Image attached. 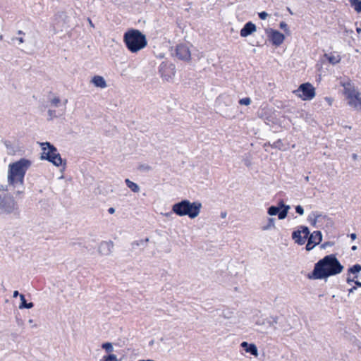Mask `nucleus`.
Instances as JSON below:
<instances>
[{"mask_svg": "<svg viewBox=\"0 0 361 361\" xmlns=\"http://www.w3.org/2000/svg\"><path fill=\"white\" fill-rule=\"evenodd\" d=\"M343 267L334 255L324 257L315 264L310 279H322L329 276L336 275L342 271Z\"/></svg>", "mask_w": 361, "mask_h": 361, "instance_id": "f257e3e1", "label": "nucleus"}, {"mask_svg": "<svg viewBox=\"0 0 361 361\" xmlns=\"http://www.w3.org/2000/svg\"><path fill=\"white\" fill-rule=\"evenodd\" d=\"M32 161L26 158L8 164L7 180L10 186L16 188L18 185H24L25 176L27 171L31 166Z\"/></svg>", "mask_w": 361, "mask_h": 361, "instance_id": "f03ea898", "label": "nucleus"}, {"mask_svg": "<svg viewBox=\"0 0 361 361\" xmlns=\"http://www.w3.org/2000/svg\"><path fill=\"white\" fill-rule=\"evenodd\" d=\"M123 40L126 47L131 53H137L147 45L146 35L135 28L127 30L123 34Z\"/></svg>", "mask_w": 361, "mask_h": 361, "instance_id": "7ed1b4c3", "label": "nucleus"}, {"mask_svg": "<svg viewBox=\"0 0 361 361\" xmlns=\"http://www.w3.org/2000/svg\"><path fill=\"white\" fill-rule=\"evenodd\" d=\"M202 207V203L199 201L190 202L187 199H183L172 205V211L177 216H188L190 219H193L198 216Z\"/></svg>", "mask_w": 361, "mask_h": 361, "instance_id": "20e7f679", "label": "nucleus"}, {"mask_svg": "<svg viewBox=\"0 0 361 361\" xmlns=\"http://www.w3.org/2000/svg\"><path fill=\"white\" fill-rule=\"evenodd\" d=\"M18 210V203L11 193L0 194V215L11 214Z\"/></svg>", "mask_w": 361, "mask_h": 361, "instance_id": "39448f33", "label": "nucleus"}, {"mask_svg": "<svg viewBox=\"0 0 361 361\" xmlns=\"http://www.w3.org/2000/svg\"><path fill=\"white\" fill-rule=\"evenodd\" d=\"M159 73L163 80L169 81L176 74L175 65L169 61H164L159 65Z\"/></svg>", "mask_w": 361, "mask_h": 361, "instance_id": "423d86ee", "label": "nucleus"}, {"mask_svg": "<svg viewBox=\"0 0 361 361\" xmlns=\"http://www.w3.org/2000/svg\"><path fill=\"white\" fill-rule=\"evenodd\" d=\"M295 94L303 100H310L315 96V90L310 83H303L294 91Z\"/></svg>", "mask_w": 361, "mask_h": 361, "instance_id": "0eeeda50", "label": "nucleus"}, {"mask_svg": "<svg viewBox=\"0 0 361 361\" xmlns=\"http://www.w3.org/2000/svg\"><path fill=\"white\" fill-rule=\"evenodd\" d=\"M174 54L180 61L189 62L191 60V52L188 44L180 43L177 44L174 49Z\"/></svg>", "mask_w": 361, "mask_h": 361, "instance_id": "6e6552de", "label": "nucleus"}, {"mask_svg": "<svg viewBox=\"0 0 361 361\" xmlns=\"http://www.w3.org/2000/svg\"><path fill=\"white\" fill-rule=\"evenodd\" d=\"M290 209L289 205H286L283 201L281 200L279 202L278 206H271L268 208L267 213L270 216H274L278 214L279 219H284L288 214V210Z\"/></svg>", "mask_w": 361, "mask_h": 361, "instance_id": "1a4fd4ad", "label": "nucleus"}, {"mask_svg": "<svg viewBox=\"0 0 361 361\" xmlns=\"http://www.w3.org/2000/svg\"><path fill=\"white\" fill-rule=\"evenodd\" d=\"M42 152L40 155L41 160H46L50 162L53 160V157L58 151L57 148L49 142H45L41 143Z\"/></svg>", "mask_w": 361, "mask_h": 361, "instance_id": "9d476101", "label": "nucleus"}, {"mask_svg": "<svg viewBox=\"0 0 361 361\" xmlns=\"http://www.w3.org/2000/svg\"><path fill=\"white\" fill-rule=\"evenodd\" d=\"M278 322L277 317H270L269 318H264L262 321L259 328H257L258 331L262 333H267L268 330L271 328L276 329L275 324Z\"/></svg>", "mask_w": 361, "mask_h": 361, "instance_id": "9b49d317", "label": "nucleus"}, {"mask_svg": "<svg viewBox=\"0 0 361 361\" xmlns=\"http://www.w3.org/2000/svg\"><path fill=\"white\" fill-rule=\"evenodd\" d=\"M322 233L319 231H314L308 238L306 250L308 251L312 250L316 245L319 244L322 241Z\"/></svg>", "mask_w": 361, "mask_h": 361, "instance_id": "f8f14e48", "label": "nucleus"}, {"mask_svg": "<svg viewBox=\"0 0 361 361\" xmlns=\"http://www.w3.org/2000/svg\"><path fill=\"white\" fill-rule=\"evenodd\" d=\"M114 247V243L111 240L102 241L98 247V252L101 255H109Z\"/></svg>", "mask_w": 361, "mask_h": 361, "instance_id": "ddd939ff", "label": "nucleus"}, {"mask_svg": "<svg viewBox=\"0 0 361 361\" xmlns=\"http://www.w3.org/2000/svg\"><path fill=\"white\" fill-rule=\"evenodd\" d=\"M269 37L272 42V44L275 46L281 45L285 39L283 34L281 33L278 30L272 29L270 30Z\"/></svg>", "mask_w": 361, "mask_h": 361, "instance_id": "4468645a", "label": "nucleus"}, {"mask_svg": "<svg viewBox=\"0 0 361 361\" xmlns=\"http://www.w3.org/2000/svg\"><path fill=\"white\" fill-rule=\"evenodd\" d=\"M359 93L355 91H351L348 94L349 99L348 104L357 109H361V98Z\"/></svg>", "mask_w": 361, "mask_h": 361, "instance_id": "2eb2a0df", "label": "nucleus"}, {"mask_svg": "<svg viewBox=\"0 0 361 361\" xmlns=\"http://www.w3.org/2000/svg\"><path fill=\"white\" fill-rule=\"evenodd\" d=\"M350 271L353 275L355 285L361 287V266L355 264L350 268Z\"/></svg>", "mask_w": 361, "mask_h": 361, "instance_id": "dca6fc26", "label": "nucleus"}, {"mask_svg": "<svg viewBox=\"0 0 361 361\" xmlns=\"http://www.w3.org/2000/svg\"><path fill=\"white\" fill-rule=\"evenodd\" d=\"M91 82L96 87L105 88L107 87L104 78L101 75H94L91 79Z\"/></svg>", "mask_w": 361, "mask_h": 361, "instance_id": "f3484780", "label": "nucleus"}, {"mask_svg": "<svg viewBox=\"0 0 361 361\" xmlns=\"http://www.w3.org/2000/svg\"><path fill=\"white\" fill-rule=\"evenodd\" d=\"M52 157L53 160H51L50 163H51L53 165L57 167L63 166V169L65 168L66 165V159H62L61 154L59 153L58 151Z\"/></svg>", "mask_w": 361, "mask_h": 361, "instance_id": "a211bd4d", "label": "nucleus"}, {"mask_svg": "<svg viewBox=\"0 0 361 361\" xmlns=\"http://www.w3.org/2000/svg\"><path fill=\"white\" fill-rule=\"evenodd\" d=\"M263 319L264 318L262 317L260 311L257 310L252 311V320L257 326V328H259Z\"/></svg>", "mask_w": 361, "mask_h": 361, "instance_id": "6ab92c4d", "label": "nucleus"}, {"mask_svg": "<svg viewBox=\"0 0 361 361\" xmlns=\"http://www.w3.org/2000/svg\"><path fill=\"white\" fill-rule=\"evenodd\" d=\"M324 56L332 65H336V64L338 63L341 61V58L340 55L335 54L334 53L325 54L324 55Z\"/></svg>", "mask_w": 361, "mask_h": 361, "instance_id": "aec40b11", "label": "nucleus"}, {"mask_svg": "<svg viewBox=\"0 0 361 361\" xmlns=\"http://www.w3.org/2000/svg\"><path fill=\"white\" fill-rule=\"evenodd\" d=\"M20 302L19 304V309L23 310V309H31L35 305L32 302H27L25 295H20Z\"/></svg>", "mask_w": 361, "mask_h": 361, "instance_id": "412c9836", "label": "nucleus"}, {"mask_svg": "<svg viewBox=\"0 0 361 361\" xmlns=\"http://www.w3.org/2000/svg\"><path fill=\"white\" fill-rule=\"evenodd\" d=\"M300 230L294 231L292 233V238L298 245H303L305 243V238L302 237Z\"/></svg>", "mask_w": 361, "mask_h": 361, "instance_id": "4be33fe9", "label": "nucleus"}, {"mask_svg": "<svg viewBox=\"0 0 361 361\" xmlns=\"http://www.w3.org/2000/svg\"><path fill=\"white\" fill-rule=\"evenodd\" d=\"M125 183L126 186L133 192H138L140 190V186L128 178L125 179Z\"/></svg>", "mask_w": 361, "mask_h": 361, "instance_id": "5701e85b", "label": "nucleus"}, {"mask_svg": "<svg viewBox=\"0 0 361 361\" xmlns=\"http://www.w3.org/2000/svg\"><path fill=\"white\" fill-rule=\"evenodd\" d=\"M149 242V238H145V239H141L139 240H135L133 241L131 245L132 247L134 248L135 246H142L143 248H145L147 245V243Z\"/></svg>", "mask_w": 361, "mask_h": 361, "instance_id": "b1692460", "label": "nucleus"}, {"mask_svg": "<svg viewBox=\"0 0 361 361\" xmlns=\"http://www.w3.org/2000/svg\"><path fill=\"white\" fill-rule=\"evenodd\" d=\"M1 142L4 144L5 147L10 149L11 152H8V154H15L16 152V150L14 149V147L12 145V143L10 140H2Z\"/></svg>", "mask_w": 361, "mask_h": 361, "instance_id": "393cba45", "label": "nucleus"}, {"mask_svg": "<svg viewBox=\"0 0 361 361\" xmlns=\"http://www.w3.org/2000/svg\"><path fill=\"white\" fill-rule=\"evenodd\" d=\"M101 347L108 354H111V353L114 350L113 344L111 342H104L102 344Z\"/></svg>", "mask_w": 361, "mask_h": 361, "instance_id": "a878e982", "label": "nucleus"}, {"mask_svg": "<svg viewBox=\"0 0 361 361\" xmlns=\"http://www.w3.org/2000/svg\"><path fill=\"white\" fill-rule=\"evenodd\" d=\"M350 2L357 12H361V0H350Z\"/></svg>", "mask_w": 361, "mask_h": 361, "instance_id": "bb28decb", "label": "nucleus"}, {"mask_svg": "<svg viewBox=\"0 0 361 361\" xmlns=\"http://www.w3.org/2000/svg\"><path fill=\"white\" fill-rule=\"evenodd\" d=\"M275 227V219L269 218L267 224L263 226V230H269Z\"/></svg>", "mask_w": 361, "mask_h": 361, "instance_id": "cd10ccee", "label": "nucleus"}, {"mask_svg": "<svg viewBox=\"0 0 361 361\" xmlns=\"http://www.w3.org/2000/svg\"><path fill=\"white\" fill-rule=\"evenodd\" d=\"M102 361H118L117 357L114 354H108L103 356Z\"/></svg>", "mask_w": 361, "mask_h": 361, "instance_id": "c85d7f7f", "label": "nucleus"}, {"mask_svg": "<svg viewBox=\"0 0 361 361\" xmlns=\"http://www.w3.org/2000/svg\"><path fill=\"white\" fill-rule=\"evenodd\" d=\"M240 35L246 37L248 36V22L245 23L240 30Z\"/></svg>", "mask_w": 361, "mask_h": 361, "instance_id": "c756f323", "label": "nucleus"}, {"mask_svg": "<svg viewBox=\"0 0 361 361\" xmlns=\"http://www.w3.org/2000/svg\"><path fill=\"white\" fill-rule=\"evenodd\" d=\"M250 354L257 357V348L255 344L250 343Z\"/></svg>", "mask_w": 361, "mask_h": 361, "instance_id": "7c9ffc66", "label": "nucleus"}, {"mask_svg": "<svg viewBox=\"0 0 361 361\" xmlns=\"http://www.w3.org/2000/svg\"><path fill=\"white\" fill-rule=\"evenodd\" d=\"M137 169L140 171H149L152 169V167L148 164H140Z\"/></svg>", "mask_w": 361, "mask_h": 361, "instance_id": "2f4dec72", "label": "nucleus"}, {"mask_svg": "<svg viewBox=\"0 0 361 361\" xmlns=\"http://www.w3.org/2000/svg\"><path fill=\"white\" fill-rule=\"evenodd\" d=\"M301 233L303 234V237L305 238V240L308 238L310 231L307 226H301V230H300Z\"/></svg>", "mask_w": 361, "mask_h": 361, "instance_id": "473e14b6", "label": "nucleus"}, {"mask_svg": "<svg viewBox=\"0 0 361 361\" xmlns=\"http://www.w3.org/2000/svg\"><path fill=\"white\" fill-rule=\"evenodd\" d=\"M346 281L349 285H350L352 283H355V279L353 278V274L350 271V269H348Z\"/></svg>", "mask_w": 361, "mask_h": 361, "instance_id": "72a5a7b5", "label": "nucleus"}, {"mask_svg": "<svg viewBox=\"0 0 361 361\" xmlns=\"http://www.w3.org/2000/svg\"><path fill=\"white\" fill-rule=\"evenodd\" d=\"M272 147L277 148L279 149H282L283 144L281 140H278L272 144Z\"/></svg>", "mask_w": 361, "mask_h": 361, "instance_id": "f704fd0d", "label": "nucleus"}, {"mask_svg": "<svg viewBox=\"0 0 361 361\" xmlns=\"http://www.w3.org/2000/svg\"><path fill=\"white\" fill-rule=\"evenodd\" d=\"M48 115H49V118H48V121H51L53 120L54 118H56L57 116L56 114V110H52V109H49L48 110Z\"/></svg>", "mask_w": 361, "mask_h": 361, "instance_id": "c9c22d12", "label": "nucleus"}, {"mask_svg": "<svg viewBox=\"0 0 361 361\" xmlns=\"http://www.w3.org/2000/svg\"><path fill=\"white\" fill-rule=\"evenodd\" d=\"M279 27L281 29L283 30L286 32H288V25L284 22V21H281L280 23V25H279Z\"/></svg>", "mask_w": 361, "mask_h": 361, "instance_id": "e433bc0d", "label": "nucleus"}, {"mask_svg": "<svg viewBox=\"0 0 361 361\" xmlns=\"http://www.w3.org/2000/svg\"><path fill=\"white\" fill-rule=\"evenodd\" d=\"M240 347L242 348L243 350L245 353H248V341H243L240 344Z\"/></svg>", "mask_w": 361, "mask_h": 361, "instance_id": "4c0bfd02", "label": "nucleus"}, {"mask_svg": "<svg viewBox=\"0 0 361 361\" xmlns=\"http://www.w3.org/2000/svg\"><path fill=\"white\" fill-rule=\"evenodd\" d=\"M238 103H239L240 105L248 106V97H244V98L240 99L238 101Z\"/></svg>", "mask_w": 361, "mask_h": 361, "instance_id": "58836bf2", "label": "nucleus"}, {"mask_svg": "<svg viewBox=\"0 0 361 361\" xmlns=\"http://www.w3.org/2000/svg\"><path fill=\"white\" fill-rule=\"evenodd\" d=\"M295 212L300 214V215H302L304 214V209L302 208V206L300 205H298L295 207Z\"/></svg>", "mask_w": 361, "mask_h": 361, "instance_id": "ea45409f", "label": "nucleus"}, {"mask_svg": "<svg viewBox=\"0 0 361 361\" xmlns=\"http://www.w3.org/2000/svg\"><path fill=\"white\" fill-rule=\"evenodd\" d=\"M61 99L59 97H56L51 100V104L54 105L55 106H58L59 104L60 103Z\"/></svg>", "mask_w": 361, "mask_h": 361, "instance_id": "a19ab883", "label": "nucleus"}, {"mask_svg": "<svg viewBox=\"0 0 361 361\" xmlns=\"http://www.w3.org/2000/svg\"><path fill=\"white\" fill-rule=\"evenodd\" d=\"M19 313L16 316V323L19 326H22L24 324L23 319L18 317Z\"/></svg>", "mask_w": 361, "mask_h": 361, "instance_id": "79ce46f5", "label": "nucleus"}, {"mask_svg": "<svg viewBox=\"0 0 361 361\" xmlns=\"http://www.w3.org/2000/svg\"><path fill=\"white\" fill-rule=\"evenodd\" d=\"M256 30V26L252 23L250 22V35Z\"/></svg>", "mask_w": 361, "mask_h": 361, "instance_id": "37998d69", "label": "nucleus"}, {"mask_svg": "<svg viewBox=\"0 0 361 361\" xmlns=\"http://www.w3.org/2000/svg\"><path fill=\"white\" fill-rule=\"evenodd\" d=\"M12 41H18V44H21V43H23L24 42V39L20 37H13L12 38Z\"/></svg>", "mask_w": 361, "mask_h": 361, "instance_id": "c03bdc74", "label": "nucleus"}, {"mask_svg": "<svg viewBox=\"0 0 361 361\" xmlns=\"http://www.w3.org/2000/svg\"><path fill=\"white\" fill-rule=\"evenodd\" d=\"M268 14L267 13H266L265 11H262L261 13H259V17L262 19V20H264L266 19V18L267 17Z\"/></svg>", "mask_w": 361, "mask_h": 361, "instance_id": "a18cd8bd", "label": "nucleus"}, {"mask_svg": "<svg viewBox=\"0 0 361 361\" xmlns=\"http://www.w3.org/2000/svg\"><path fill=\"white\" fill-rule=\"evenodd\" d=\"M0 191L8 192V185H0Z\"/></svg>", "mask_w": 361, "mask_h": 361, "instance_id": "49530a36", "label": "nucleus"}, {"mask_svg": "<svg viewBox=\"0 0 361 361\" xmlns=\"http://www.w3.org/2000/svg\"><path fill=\"white\" fill-rule=\"evenodd\" d=\"M74 244H78L79 246L85 247L88 250H90L92 249V248H89V247L85 246V245H83L82 242H78V243H75Z\"/></svg>", "mask_w": 361, "mask_h": 361, "instance_id": "de8ad7c7", "label": "nucleus"}, {"mask_svg": "<svg viewBox=\"0 0 361 361\" xmlns=\"http://www.w3.org/2000/svg\"><path fill=\"white\" fill-rule=\"evenodd\" d=\"M115 211H116V209H115V208H114V207H109V208L108 209V212H109L110 214H114V213H115Z\"/></svg>", "mask_w": 361, "mask_h": 361, "instance_id": "09e8293b", "label": "nucleus"}, {"mask_svg": "<svg viewBox=\"0 0 361 361\" xmlns=\"http://www.w3.org/2000/svg\"><path fill=\"white\" fill-rule=\"evenodd\" d=\"M20 295H21V294L18 292V290H14L13 293V298H17L18 296L20 297Z\"/></svg>", "mask_w": 361, "mask_h": 361, "instance_id": "8fccbe9b", "label": "nucleus"}, {"mask_svg": "<svg viewBox=\"0 0 361 361\" xmlns=\"http://www.w3.org/2000/svg\"><path fill=\"white\" fill-rule=\"evenodd\" d=\"M23 194H24V190H18L16 192V195H23Z\"/></svg>", "mask_w": 361, "mask_h": 361, "instance_id": "3c124183", "label": "nucleus"}, {"mask_svg": "<svg viewBox=\"0 0 361 361\" xmlns=\"http://www.w3.org/2000/svg\"><path fill=\"white\" fill-rule=\"evenodd\" d=\"M357 289V287L356 286H353L352 288H350L349 290H348V293L350 294L351 293H353L355 290Z\"/></svg>", "mask_w": 361, "mask_h": 361, "instance_id": "603ef678", "label": "nucleus"}, {"mask_svg": "<svg viewBox=\"0 0 361 361\" xmlns=\"http://www.w3.org/2000/svg\"><path fill=\"white\" fill-rule=\"evenodd\" d=\"M172 214H174V212H173V211L171 210V212L166 213L164 215L166 217H170L172 215Z\"/></svg>", "mask_w": 361, "mask_h": 361, "instance_id": "864d4df0", "label": "nucleus"}, {"mask_svg": "<svg viewBox=\"0 0 361 361\" xmlns=\"http://www.w3.org/2000/svg\"><path fill=\"white\" fill-rule=\"evenodd\" d=\"M243 162H244V164L248 167V159L247 158H244L243 159Z\"/></svg>", "mask_w": 361, "mask_h": 361, "instance_id": "5fc2aeb1", "label": "nucleus"}, {"mask_svg": "<svg viewBox=\"0 0 361 361\" xmlns=\"http://www.w3.org/2000/svg\"><path fill=\"white\" fill-rule=\"evenodd\" d=\"M350 238H351L352 240H355L356 238H357V235H356L355 233H351L350 234Z\"/></svg>", "mask_w": 361, "mask_h": 361, "instance_id": "6e6d98bb", "label": "nucleus"}, {"mask_svg": "<svg viewBox=\"0 0 361 361\" xmlns=\"http://www.w3.org/2000/svg\"><path fill=\"white\" fill-rule=\"evenodd\" d=\"M226 216V212H221V218H225Z\"/></svg>", "mask_w": 361, "mask_h": 361, "instance_id": "4d7b16f0", "label": "nucleus"}, {"mask_svg": "<svg viewBox=\"0 0 361 361\" xmlns=\"http://www.w3.org/2000/svg\"><path fill=\"white\" fill-rule=\"evenodd\" d=\"M158 57H159V59H162V58H164V54H160L158 56Z\"/></svg>", "mask_w": 361, "mask_h": 361, "instance_id": "13d9d810", "label": "nucleus"}, {"mask_svg": "<svg viewBox=\"0 0 361 361\" xmlns=\"http://www.w3.org/2000/svg\"><path fill=\"white\" fill-rule=\"evenodd\" d=\"M88 20H89V22H90V25H91L92 27H94V24L92 23V20H91L90 18H88Z\"/></svg>", "mask_w": 361, "mask_h": 361, "instance_id": "bf43d9fd", "label": "nucleus"}, {"mask_svg": "<svg viewBox=\"0 0 361 361\" xmlns=\"http://www.w3.org/2000/svg\"><path fill=\"white\" fill-rule=\"evenodd\" d=\"M18 35H25V33H24L23 31H21V30H19V31L18 32Z\"/></svg>", "mask_w": 361, "mask_h": 361, "instance_id": "052dcab7", "label": "nucleus"}, {"mask_svg": "<svg viewBox=\"0 0 361 361\" xmlns=\"http://www.w3.org/2000/svg\"><path fill=\"white\" fill-rule=\"evenodd\" d=\"M153 343H154V341H153V340H152L151 341H149V345H153Z\"/></svg>", "mask_w": 361, "mask_h": 361, "instance_id": "680f3d73", "label": "nucleus"}, {"mask_svg": "<svg viewBox=\"0 0 361 361\" xmlns=\"http://www.w3.org/2000/svg\"><path fill=\"white\" fill-rule=\"evenodd\" d=\"M353 158L354 159H357V154H353Z\"/></svg>", "mask_w": 361, "mask_h": 361, "instance_id": "e2e57ef3", "label": "nucleus"}, {"mask_svg": "<svg viewBox=\"0 0 361 361\" xmlns=\"http://www.w3.org/2000/svg\"><path fill=\"white\" fill-rule=\"evenodd\" d=\"M356 249H357L356 246L354 245V246L352 247V250H355Z\"/></svg>", "mask_w": 361, "mask_h": 361, "instance_id": "0e129e2a", "label": "nucleus"}, {"mask_svg": "<svg viewBox=\"0 0 361 361\" xmlns=\"http://www.w3.org/2000/svg\"><path fill=\"white\" fill-rule=\"evenodd\" d=\"M357 32L358 33H360V32H361V29H360V28H357Z\"/></svg>", "mask_w": 361, "mask_h": 361, "instance_id": "69168bd1", "label": "nucleus"}, {"mask_svg": "<svg viewBox=\"0 0 361 361\" xmlns=\"http://www.w3.org/2000/svg\"><path fill=\"white\" fill-rule=\"evenodd\" d=\"M305 180H306V181H309V176H306V177L305 178Z\"/></svg>", "mask_w": 361, "mask_h": 361, "instance_id": "338daca9", "label": "nucleus"}, {"mask_svg": "<svg viewBox=\"0 0 361 361\" xmlns=\"http://www.w3.org/2000/svg\"><path fill=\"white\" fill-rule=\"evenodd\" d=\"M28 322H29V323H30V324H31V323H32V322H33V320H32V319H30Z\"/></svg>", "mask_w": 361, "mask_h": 361, "instance_id": "774afa93", "label": "nucleus"}]
</instances>
